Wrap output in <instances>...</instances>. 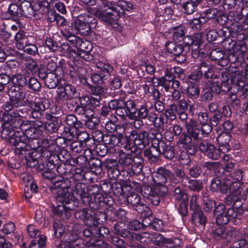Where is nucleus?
Masks as SVG:
<instances>
[{"label":"nucleus","instance_id":"nucleus-14","mask_svg":"<svg viewBox=\"0 0 248 248\" xmlns=\"http://www.w3.org/2000/svg\"><path fill=\"white\" fill-rule=\"evenodd\" d=\"M185 127L186 131L183 132L179 141L197 146L194 141L202 139L200 124L196 119L191 118L185 123Z\"/></svg>","mask_w":248,"mask_h":248},{"label":"nucleus","instance_id":"nucleus-22","mask_svg":"<svg viewBox=\"0 0 248 248\" xmlns=\"http://www.w3.org/2000/svg\"><path fill=\"white\" fill-rule=\"evenodd\" d=\"M176 144L180 149L179 161L184 165H190L191 162L190 156L196 155L197 152V146L181 141H177Z\"/></svg>","mask_w":248,"mask_h":248},{"label":"nucleus","instance_id":"nucleus-8","mask_svg":"<svg viewBox=\"0 0 248 248\" xmlns=\"http://www.w3.org/2000/svg\"><path fill=\"white\" fill-rule=\"evenodd\" d=\"M140 193L154 205H158L161 200L167 195L168 188L164 185H156L151 186L143 185L140 186Z\"/></svg>","mask_w":248,"mask_h":248},{"label":"nucleus","instance_id":"nucleus-24","mask_svg":"<svg viewBox=\"0 0 248 248\" xmlns=\"http://www.w3.org/2000/svg\"><path fill=\"white\" fill-rule=\"evenodd\" d=\"M93 48L92 43L84 38H82L78 49L71 50L74 54V58L79 57L87 62L94 60V56L91 54Z\"/></svg>","mask_w":248,"mask_h":248},{"label":"nucleus","instance_id":"nucleus-63","mask_svg":"<svg viewBox=\"0 0 248 248\" xmlns=\"http://www.w3.org/2000/svg\"><path fill=\"white\" fill-rule=\"evenodd\" d=\"M80 116H82L84 121V125L91 130L95 129L99 125L98 121L94 117V111H92L88 113H85Z\"/></svg>","mask_w":248,"mask_h":248},{"label":"nucleus","instance_id":"nucleus-7","mask_svg":"<svg viewBox=\"0 0 248 248\" xmlns=\"http://www.w3.org/2000/svg\"><path fill=\"white\" fill-rule=\"evenodd\" d=\"M221 76V81L218 80V76L217 78L211 79L214 83L218 84L221 93H222L223 94H226L233 88L236 89L240 82L239 72H237L235 69L232 71H222Z\"/></svg>","mask_w":248,"mask_h":248},{"label":"nucleus","instance_id":"nucleus-10","mask_svg":"<svg viewBox=\"0 0 248 248\" xmlns=\"http://www.w3.org/2000/svg\"><path fill=\"white\" fill-rule=\"evenodd\" d=\"M63 74L69 76L72 83L78 86L86 79L87 70L85 68L78 66L74 61H68L62 65Z\"/></svg>","mask_w":248,"mask_h":248},{"label":"nucleus","instance_id":"nucleus-21","mask_svg":"<svg viewBox=\"0 0 248 248\" xmlns=\"http://www.w3.org/2000/svg\"><path fill=\"white\" fill-rule=\"evenodd\" d=\"M64 125L63 130L74 137L75 134L84 128V124L74 114H68L63 118Z\"/></svg>","mask_w":248,"mask_h":248},{"label":"nucleus","instance_id":"nucleus-50","mask_svg":"<svg viewBox=\"0 0 248 248\" xmlns=\"http://www.w3.org/2000/svg\"><path fill=\"white\" fill-rule=\"evenodd\" d=\"M60 162L66 163L68 165L74 166L78 164V159L73 157L65 147L59 148L58 152L56 153Z\"/></svg>","mask_w":248,"mask_h":248},{"label":"nucleus","instance_id":"nucleus-43","mask_svg":"<svg viewBox=\"0 0 248 248\" xmlns=\"http://www.w3.org/2000/svg\"><path fill=\"white\" fill-rule=\"evenodd\" d=\"M97 132L101 135V141L110 146L109 151L111 153L115 152L116 148L115 147L119 146V140H120L121 138L120 133L117 132L116 133H112L110 134H104L100 131H97Z\"/></svg>","mask_w":248,"mask_h":248},{"label":"nucleus","instance_id":"nucleus-53","mask_svg":"<svg viewBox=\"0 0 248 248\" xmlns=\"http://www.w3.org/2000/svg\"><path fill=\"white\" fill-rule=\"evenodd\" d=\"M128 191V192H126L123 199L120 200V203L125 204L131 209L141 200V199L136 192L130 191V189Z\"/></svg>","mask_w":248,"mask_h":248},{"label":"nucleus","instance_id":"nucleus-18","mask_svg":"<svg viewBox=\"0 0 248 248\" xmlns=\"http://www.w3.org/2000/svg\"><path fill=\"white\" fill-rule=\"evenodd\" d=\"M56 98L63 102L77 99L79 97L80 93L75 85L68 81H64L63 84H60L56 91Z\"/></svg>","mask_w":248,"mask_h":248},{"label":"nucleus","instance_id":"nucleus-33","mask_svg":"<svg viewBox=\"0 0 248 248\" xmlns=\"http://www.w3.org/2000/svg\"><path fill=\"white\" fill-rule=\"evenodd\" d=\"M135 147L142 150L150 144L151 138L149 133L145 130H132Z\"/></svg>","mask_w":248,"mask_h":248},{"label":"nucleus","instance_id":"nucleus-9","mask_svg":"<svg viewBox=\"0 0 248 248\" xmlns=\"http://www.w3.org/2000/svg\"><path fill=\"white\" fill-rule=\"evenodd\" d=\"M27 93L25 88L17 86L11 88L8 92L9 100L4 102L1 106L2 110L5 108H12L14 107L20 108L26 106L27 102H29L26 98Z\"/></svg>","mask_w":248,"mask_h":248},{"label":"nucleus","instance_id":"nucleus-13","mask_svg":"<svg viewBox=\"0 0 248 248\" xmlns=\"http://www.w3.org/2000/svg\"><path fill=\"white\" fill-rule=\"evenodd\" d=\"M190 214L191 223L198 228L204 229L207 217L198 202L196 195H192L190 198Z\"/></svg>","mask_w":248,"mask_h":248},{"label":"nucleus","instance_id":"nucleus-20","mask_svg":"<svg viewBox=\"0 0 248 248\" xmlns=\"http://www.w3.org/2000/svg\"><path fill=\"white\" fill-rule=\"evenodd\" d=\"M168 53L174 56V60L177 63L182 64L186 60V56L184 53L186 48L184 45L179 44L176 41H167L165 45Z\"/></svg>","mask_w":248,"mask_h":248},{"label":"nucleus","instance_id":"nucleus-16","mask_svg":"<svg viewBox=\"0 0 248 248\" xmlns=\"http://www.w3.org/2000/svg\"><path fill=\"white\" fill-rule=\"evenodd\" d=\"M30 107V116L34 119H41L44 116V112L50 106L49 100L46 97H36L32 101L29 102Z\"/></svg>","mask_w":248,"mask_h":248},{"label":"nucleus","instance_id":"nucleus-42","mask_svg":"<svg viewBox=\"0 0 248 248\" xmlns=\"http://www.w3.org/2000/svg\"><path fill=\"white\" fill-rule=\"evenodd\" d=\"M22 9L24 10V16L31 18L34 17L36 19H41L42 14L38 11V5L36 2L23 1L22 2Z\"/></svg>","mask_w":248,"mask_h":248},{"label":"nucleus","instance_id":"nucleus-37","mask_svg":"<svg viewBox=\"0 0 248 248\" xmlns=\"http://www.w3.org/2000/svg\"><path fill=\"white\" fill-rule=\"evenodd\" d=\"M103 166L110 178L117 179L120 176H122L123 169H120V165L116 159H106L103 161Z\"/></svg>","mask_w":248,"mask_h":248},{"label":"nucleus","instance_id":"nucleus-61","mask_svg":"<svg viewBox=\"0 0 248 248\" xmlns=\"http://www.w3.org/2000/svg\"><path fill=\"white\" fill-rule=\"evenodd\" d=\"M144 221L146 225V230L151 229L157 231H161L165 227V222L162 219L157 218H153L152 216L150 217H145Z\"/></svg>","mask_w":248,"mask_h":248},{"label":"nucleus","instance_id":"nucleus-17","mask_svg":"<svg viewBox=\"0 0 248 248\" xmlns=\"http://www.w3.org/2000/svg\"><path fill=\"white\" fill-rule=\"evenodd\" d=\"M208 108L210 121L216 124H218L223 116L227 118L232 115L231 108L228 105L219 106L216 102L210 103L208 105Z\"/></svg>","mask_w":248,"mask_h":248},{"label":"nucleus","instance_id":"nucleus-54","mask_svg":"<svg viewBox=\"0 0 248 248\" xmlns=\"http://www.w3.org/2000/svg\"><path fill=\"white\" fill-rule=\"evenodd\" d=\"M170 31L172 32V38L175 41L181 42L184 40L187 32L186 27L181 23H176L170 28Z\"/></svg>","mask_w":248,"mask_h":248},{"label":"nucleus","instance_id":"nucleus-64","mask_svg":"<svg viewBox=\"0 0 248 248\" xmlns=\"http://www.w3.org/2000/svg\"><path fill=\"white\" fill-rule=\"evenodd\" d=\"M188 86L186 90V95L192 100L198 99L201 93L200 84L187 82Z\"/></svg>","mask_w":248,"mask_h":248},{"label":"nucleus","instance_id":"nucleus-60","mask_svg":"<svg viewBox=\"0 0 248 248\" xmlns=\"http://www.w3.org/2000/svg\"><path fill=\"white\" fill-rule=\"evenodd\" d=\"M86 163L89 170V174L93 173L97 176H101L103 174V162H102L101 159L95 157Z\"/></svg>","mask_w":248,"mask_h":248},{"label":"nucleus","instance_id":"nucleus-23","mask_svg":"<svg viewBox=\"0 0 248 248\" xmlns=\"http://www.w3.org/2000/svg\"><path fill=\"white\" fill-rule=\"evenodd\" d=\"M27 231L31 237L34 238L31 241L29 248H44L46 246L47 237L41 234V231L33 224H29Z\"/></svg>","mask_w":248,"mask_h":248},{"label":"nucleus","instance_id":"nucleus-59","mask_svg":"<svg viewBox=\"0 0 248 248\" xmlns=\"http://www.w3.org/2000/svg\"><path fill=\"white\" fill-rule=\"evenodd\" d=\"M227 208L224 203L219 202L217 204L213 214L216 217V222L217 225H224L225 220L227 219Z\"/></svg>","mask_w":248,"mask_h":248},{"label":"nucleus","instance_id":"nucleus-15","mask_svg":"<svg viewBox=\"0 0 248 248\" xmlns=\"http://www.w3.org/2000/svg\"><path fill=\"white\" fill-rule=\"evenodd\" d=\"M18 108L14 107L12 108H5L4 110H0V115L1 117L7 119V120L12 121L17 125L20 124L23 126L25 124H30V120L24 119L23 116L20 114V113L23 114L28 113L29 111H30V109L27 108Z\"/></svg>","mask_w":248,"mask_h":248},{"label":"nucleus","instance_id":"nucleus-35","mask_svg":"<svg viewBox=\"0 0 248 248\" xmlns=\"http://www.w3.org/2000/svg\"><path fill=\"white\" fill-rule=\"evenodd\" d=\"M202 35L203 33L202 32L186 35L184 38L183 44L188 51L190 49L200 48L204 42Z\"/></svg>","mask_w":248,"mask_h":248},{"label":"nucleus","instance_id":"nucleus-11","mask_svg":"<svg viewBox=\"0 0 248 248\" xmlns=\"http://www.w3.org/2000/svg\"><path fill=\"white\" fill-rule=\"evenodd\" d=\"M97 23L96 18L88 13L79 14L75 19L78 32L85 36L91 34L93 30L96 28Z\"/></svg>","mask_w":248,"mask_h":248},{"label":"nucleus","instance_id":"nucleus-26","mask_svg":"<svg viewBox=\"0 0 248 248\" xmlns=\"http://www.w3.org/2000/svg\"><path fill=\"white\" fill-rule=\"evenodd\" d=\"M197 146L204 156L210 159L217 160L221 156V152L218 147L207 140L200 142Z\"/></svg>","mask_w":248,"mask_h":248},{"label":"nucleus","instance_id":"nucleus-58","mask_svg":"<svg viewBox=\"0 0 248 248\" xmlns=\"http://www.w3.org/2000/svg\"><path fill=\"white\" fill-rule=\"evenodd\" d=\"M29 33L20 29L14 36L15 46L18 50H22L29 41Z\"/></svg>","mask_w":248,"mask_h":248},{"label":"nucleus","instance_id":"nucleus-48","mask_svg":"<svg viewBox=\"0 0 248 248\" xmlns=\"http://www.w3.org/2000/svg\"><path fill=\"white\" fill-rule=\"evenodd\" d=\"M231 133H221L216 138L218 148L222 153H226L231 150L232 142Z\"/></svg>","mask_w":248,"mask_h":248},{"label":"nucleus","instance_id":"nucleus-3","mask_svg":"<svg viewBox=\"0 0 248 248\" xmlns=\"http://www.w3.org/2000/svg\"><path fill=\"white\" fill-rule=\"evenodd\" d=\"M229 46H225V49H228L229 60H231L230 67L240 65L247 56L248 50V37H242V39L231 43Z\"/></svg>","mask_w":248,"mask_h":248},{"label":"nucleus","instance_id":"nucleus-19","mask_svg":"<svg viewBox=\"0 0 248 248\" xmlns=\"http://www.w3.org/2000/svg\"><path fill=\"white\" fill-rule=\"evenodd\" d=\"M37 165V171L41 173L45 180L49 181L52 185L55 187L59 186L62 185L64 178L55 173V168L50 167L49 165L42 162Z\"/></svg>","mask_w":248,"mask_h":248},{"label":"nucleus","instance_id":"nucleus-36","mask_svg":"<svg viewBox=\"0 0 248 248\" xmlns=\"http://www.w3.org/2000/svg\"><path fill=\"white\" fill-rule=\"evenodd\" d=\"M229 194L224 199V202L228 206H234L235 208L242 207L243 202L241 198V188L231 187L229 189Z\"/></svg>","mask_w":248,"mask_h":248},{"label":"nucleus","instance_id":"nucleus-29","mask_svg":"<svg viewBox=\"0 0 248 248\" xmlns=\"http://www.w3.org/2000/svg\"><path fill=\"white\" fill-rule=\"evenodd\" d=\"M231 187L224 175L221 174L219 176L212 178L211 181L210 190L213 193L226 194Z\"/></svg>","mask_w":248,"mask_h":248},{"label":"nucleus","instance_id":"nucleus-62","mask_svg":"<svg viewBox=\"0 0 248 248\" xmlns=\"http://www.w3.org/2000/svg\"><path fill=\"white\" fill-rule=\"evenodd\" d=\"M187 24L192 31H195V32H198L202 30V26L205 23L203 22L202 18H201L198 12L192 18L187 19Z\"/></svg>","mask_w":248,"mask_h":248},{"label":"nucleus","instance_id":"nucleus-49","mask_svg":"<svg viewBox=\"0 0 248 248\" xmlns=\"http://www.w3.org/2000/svg\"><path fill=\"white\" fill-rule=\"evenodd\" d=\"M82 38L75 35L71 36L65 39L66 42L62 44V48L70 56L74 58V54L71 50L78 49Z\"/></svg>","mask_w":248,"mask_h":248},{"label":"nucleus","instance_id":"nucleus-39","mask_svg":"<svg viewBox=\"0 0 248 248\" xmlns=\"http://www.w3.org/2000/svg\"><path fill=\"white\" fill-rule=\"evenodd\" d=\"M30 124H25L22 126V130L26 132V134L29 133L37 137H40L45 131L44 123L40 119L35 120H30Z\"/></svg>","mask_w":248,"mask_h":248},{"label":"nucleus","instance_id":"nucleus-32","mask_svg":"<svg viewBox=\"0 0 248 248\" xmlns=\"http://www.w3.org/2000/svg\"><path fill=\"white\" fill-rule=\"evenodd\" d=\"M76 219L82 222L86 226L94 227V211L88 208H82L77 210L74 214Z\"/></svg>","mask_w":248,"mask_h":248},{"label":"nucleus","instance_id":"nucleus-31","mask_svg":"<svg viewBox=\"0 0 248 248\" xmlns=\"http://www.w3.org/2000/svg\"><path fill=\"white\" fill-rule=\"evenodd\" d=\"M152 243L159 247H165L168 248H175L180 246V239L168 238L157 232L152 233Z\"/></svg>","mask_w":248,"mask_h":248},{"label":"nucleus","instance_id":"nucleus-40","mask_svg":"<svg viewBox=\"0 0 248 248\" xmlns=\"http://www.w3.org/2000/svg\"><path fill=\"white\" fill-rule=\"evenodd\" d=\"M131 187L128 182L125 180L120 179L119 181L117 180L112 183V187L110 193V196L117 198L119 202L123 199L126 192L124 191L125 189L129 190Z\"/></svg>","mask_w":248,"mask_h":248},{"label":"nucleus","instance_id":"nucleus-4","mask_svg":"<svg viewBox=\"0 0 248 248\" xmlns=\"http://www.w3.org/2000/svg\"><path fill=\"white\" fill-rule=\"evenodd\" d=\"M87 205L93 210H97L102 207L112 206L114 203V198L104 197L99 184L88 185Z\"/></svg>","mask_w":248,"mask_h":248},{"label":"nucleus","instance_id":"nucleus-5","mask_svg":"<svg viewBox=\"0 0 248 248\" xmlns=\"http://www.w3.org/2000/svg\"><path fill=\"white\" fill-rule=\"evenodd\" d=\"M217 75L215 74L212 65L206 61L197 63L192 72L186 77L187 82L200 84L202 78L206 79H215Z\"/></svg>","mask_w":248,"mask_h":248},{"label":"nucleus","instance_id":"nucleus-1","mask_svg":"<svg viewBox=\"0 0 248 248\" xmlns=\"http://www.w3.org/2000/svg\"><path fill=\"white\" fill-rule=\"evenodd\" d=\"M0 123H1V137L15 148H19L22 140H25L23 136L24 130H22V126L17 125L12 121L7 120L0 115Z\"/></svg>","mask_w":248,"mask_h":248},{"label":"nucleus","instance_id":"nucleus-55","mask_svg":"<svg viewBox=\"0 0 248 248\" xmlns=\"http://www.w3.org/2000/svg\"><path fill=\"white\" fill-rule=\"evenodd\" d=\"M165 76L167 78V81L169 82L176 78L183 80L186 77L184 69L180 67H167L165 70Z\"/></svg>","mask_w":248,"mask_h":248},{"label":"nucleus","instance_id":"nucleus-30","mask_svg":"<svg viewBox=\"0 0 248 248\" xmlns=\"http://www.w3.org/2000/svg\"><path fill=\"white\" fill-rule=\"evenodd\" d=\"M24 14L22 3L20 4L11 3L9 5L7 11L3 14V16L5 19L16 22L20 27L21 24L20 18L23 17Z\"/></svg>","mask_w":248,"mask_h":248},{"label":"nucleus","instance_id":"nucleus-41","mask_svg":"<svg viewBox=\"0 0 248 248\" xmlns=\"http://www.w3.org/2000/svg\"><path fill=\"white\" fill-rule=\"evenodd\" d=\"M73 206H66L62 204H57L56 206L53 205L51 207V211L53 217L60 220L68 219L71 216V211Z\"/></svg>","mask_w":248,"mask_h":248},{"label":"nucleus","instance_id":"nucleus-25","mask_svg":"<svg viewBox=\"0 0 248 248\" xmlns=\"http://www.w3.org/2000/svg\"><path fill=\"white\" fill-rule=\"evenodd\" d=\"M220 94V88L218 84L214 83L212 80H208L205 83L201 91L199 100L205 103H208L213 100L214 95H218Z\"/></svg>","mask_w":248,"mask_h":248},{"label":"nucleus","instance_id":"nucleus-6","mask_svg":"<svg viewBox=\"0 0 248 248\" xmlns=\"http://www.w3.org/2000/svg\"><path fill=\"white\" fill-rule=\"evenodd\" d=\"M24 132L23 137L25 140H22L21 145L19 148H15L14 152L15 154L23 156L25 160V164L28 160L31 158L34 154H38V150L40 149V137L35 136L29 133V135Z\"/></svg>","mask_w":248,"mask_h":248},{"label":"nucleus","instance_id":"nucleus-28","mask_svg":"<svg viewBox=\"0 0 248 248\" xmlns=\"http://www.w3.org/2000/svg\"><path fill=\"white\" fill-rule=\"evenodd\" d=\"M49 188L51 190H57L55 196L57 204L66 206H71V204H73L74 201L72 199L74 197L71 195V191H69V189H66L62 186L55 187L53 185L50 186Z\"/></svg>","mask_w":248,"mask_h":248},{"label":"nucleus","instance_id":"nucleus-27","mask_svg":"<svg viewBox=\"0 0 248 248\" xmlns=\"http://www.w3.org/2000/svg\"><path fill=\"white\" fill-rule=\"evenodd\" d=\"M72 166L71 177L69 178L70 180L79 182L92 179L91 177L89 176V170L86 163H79L78 160V164Z\"/></svg>","mask_w":248,"mask_h":248},{"label":"nucleus","instance_id":"nucleus-45","mask_svg":"<svg viewBox=\"0 0 248 248\" xmlns=\"http://www.w3.org/2000/svg\"><path fill=\"white\" fill-rule=\"evenodd\" d=\"M91 98V96L88 95L79 96L78 98L79 103L74 108V112L75 113L80 115L93 111L90 108Z\"/></svg>","mask_w":248,"mask_h":248},{"label":"nucleus","instance_id":"nucleus-12","mask_svg":"<svg viewBox=\"0 0 248 248\" xmlns=\"http://www.w3.org/2000/svg\"><path fill=\"white\" fill-rule=\"evenodd\" d=\"M60 186L69 189L72 196L76 200H80L83 203L87 205L88 198V185L80 182H75L70 179L63 180Z\"/></svg>","mask_w":248,"mask_h":248},{"label":"nucleus","instance_id":"nucleus-44","mask_svg":"<svg viewBox=\"0 0 248 248\" xmlns=\"http://www.w3.org/2000/svg\"><path fill=\"white\" fill-rule=\"evenodd\" d=\"M244 172L240 170H237L233 172H230L224 175L226 180L231 185V187L241 188L243 183L242 179Z\"/></svg>","mask_w":248,"mask_h":248},{"label":"nucleus","instance_id":"nucleus-52","mask_svg":"<svg viewBox=\"0 0 248 248\" xmlns=\"http://www.w3.org/2000/svg\"><path fill=\"white\" fill-rule=\"evenodd\" d=\"M120 137L119 147H121L125 151L132 150L135 147L132 130L130 131H126L124 134L120 133Z\"/></svg>","mask_w":248,"mask_h":248},{"label":"nucleus","instance_id":"nucleus-46","mask_svg":"<svg viewBox=\"0 0 248 248\" xmlns=\"http://www.w3.org/2000/svg\"><path fill=\"white\" fill-rule=\"evenodd\" d=\"M230 207H228L226 212V217L225 223L224 225L227 224L230 221H232L234 224L237 225L241 223V219L238 217L241 214L244 212V207L235 208L234 206H230Z\"/></svg>","mask_w":248,"mask_h":248},{"label":"nucleus","instance_id":"nucleus-47","mask_svg":"<svg viewBox=\"0 0 248 248\" xmlns=\"http://www.w3.org/2000/svg\"><path fill=\"white\" fill-rule=\"evenodd\" d=\"M37 151L38 154L36 155L35 153L33 156L30 158V159L28 160V162L25 164L26 167H35L39 163V159L46 160L53 153L49 149H43V148H40Z\"/></svg>","mask_w":248,"mask_h":248},{"label":"nucleus","instance_id":"nucleus-56","mask_svg":"<svg viewBox=\"0 0 248 248\" xmlns=\"http://www.w3.org/2000/svg\"><path fill=\"white\" fill-rule=\"evenodd\" d=\"M143 165L141 164L137 161L134 160V162L132 163L128 168L123 169L122 171V177L123 178H130L134 175H139L142 171Z\"/></svg>","mask_w":248,"mask_h":248},{"label":"nucleus","instance_id":"nucleus-51","mask_svg":"<svg viewBox=\"0 0 248 248\" xmlns=\"http://www.w3.org/2000/svg\"><path fill=\"white\" fill-rule=\"evenodd\" d=\"M117 161L122 169L128 168L134 162L135 157L131 153H126L120 149L117 152Z\"/></svg>","mask_w":248,"mask_h":248},{"label":"nucleus","instance_id":"nucleus-2","mask_svg":"<svg viewBox=\"0 0 248 248\" xmlns=\"http://www.w3.org/2000/svg\"><path fill=\"white\" fill-rule=\"evenodd\" d=\"M99 7L95 12L97 17L107 24L115 26L118 25L121 13L117 10L118 6L108 0H98Z\"/></svg>","mask_w":248,"mask_h":248},{"label":"nucleus","instance_id":"nucleus-38","mask_svg":"<svg viewBox=\"0 0 248 248\" xmlns=\"http://www.w3.org/2000/svg\"><path fill=\"white\" fill-rule=\"evenodd\" d=\"M230 36L242 39V37H248V16L245 18L242 24H232L229 27Z\"/></svg>","mask_w":248,"mask_h":248},{"label":"nucleus","instance_id":"nucleus-34","mask_svg":"<svg viewBox=\"0 0 248 248\" xmlns=\"http://www.w3.org/2000/svg\"><path fill=\"white\" fill-rule=\"evenodd\" d=\"M229 53L228 49H225L224 50L220 49L219 48H216L213 49L209 55V57L212 61L215 62L218 65L222 67L226 66L229 64L230 67L231 60L229 59Z\"/></svg>","mask_w":248,"mask_h":248},{"label":"nucleus","instance_id":"nucleus-57","mask_svg":"<svg viewBox=\"0 0 248 248\" xmlns=\"http://www.w3.org/2000/svg\"><path fill=\"white\" fill-rule=\"evenodd\" d=\"M156 177L158 179V185H163L168 181L172 183L173 172L169 169L160 167L157 169Z\"/></svg>","mask_w":248,"mask_h":248}]
</instances>
